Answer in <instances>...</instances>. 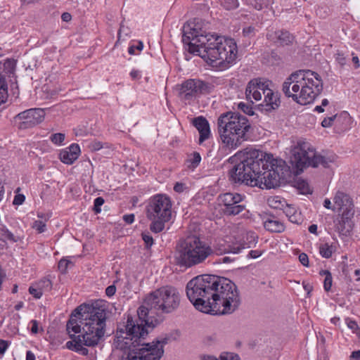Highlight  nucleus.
<instances>
[{
    "label": "nucleus",
    "mask_w": 360,
    "mask_h": 360,
    "mask_svg": "<svg viewBox=\"0 0 360 360\" xmlns=\"http://www.w3.org/2000/svg\"><path fill=\"white\" fill-rule=\"evenodd\" d=\"M262 253L260 250H250L248 253V256L252 259H256L261 256Z\"/></svg>",
    "instance_id": "nucleus-57"
},
{
    "label": "nucleus",
    "mask_w": 360,
    "mask_h": 360,
    "mask_svg": "<svg viewBox=\"0 0 360 360\" xmlns=\"http://www.w3.org/2000/svg\"><path fill=\"white\" fill-rule=\"evenodd\" d=\"M226 10L235 9L238 6V0H217Z\"/></svg>",
    "instance_id": "nucleus-33"
},
{
    "label": "nucleus",
    "mask_w": 360,
    "mask_h": 360,
    "mask_svg": "<svg viewBox=\"0 0 360 360\" xmlns=\"http://www.w3.org/2000/svg\"><path fill=\"white\" fill-rule=\"evenodd\" d=\"M81 150L78 144L72 143L69 146V165H72L80 155Z\"/></svg>",
    "instance_id": "nucleus-25"
},
{
    "label": "nucleus",
    "mask_w": 360,
    "mask_h": 360,
    "mask_svg": "<svg viewBox=\"0 0 360 360\" xmlns=\"http://www.w3.org/2000/svg\"><path fill=\"white\" fill-rule=\"evenodd\" d=\"M192 123L200 134L199 144H202L207 140L211 135L210 124L207 119L202 116H198L193 119Z\"/></svg>",
    "instance_id": "nucleus-16"
},
{
    "label": "nucleus",
    "mask_w": 360,
    "mask_h": 360,
    "mask_svg": "<svg viewBox=\"0 0 360 360\" xmlns=\"http://www.w3.org/2000/svg\"><path fill=\"white\" fill-rule=\"evenodd\" d=\"M104 202L105 200L102 197H97L95 198L93 210L96 214H98L101 212V207L104 204Z\"/></svg>",
    "instance_id": "nucleus-37"
},
{
    "label": "nucleus",
    "mask_w": 360,
    "mask_h": 360,
    "mask_svg": "<svg viewBox=\"0 0 360 360\" xmlns=\"http://www.w3.org/2000/svg\"><path fill=\"white\" fill-rule=\"evenodd\" d=\"M106 311L102 307L82 304L75 308L69 316V330L75 334H69V349L79 354H89L87 347H95L105 340L106 331Z\"/></svg>",
    "instance_id": "nucleus-3"
},
{
    "label": "nucleus",
    "mask_w": 360,
    "mask_h": 360,
    "mask_svg": "<svg viewBox=\"0 0 360 360\" xmlns=\"http://www.w3.org/2000/svg\"><path fill=\"white\" fill-rule=\"evenodd\" d=\"M26 360H35V356L31 351L27 352Z\"/></svg>",
    "instance_id": "nucleus-64"
},
{
    "label": "nucleus",
    "mask_w": 360,
    "mask_h": 360,
    "mask_svg": "<svg viewBox=\"0 0 360 360\" xmlns=\"http://www.w3.org/2000/svg\"><path fill=\"white\" fill-rule=\"evenodd\" d=\"M257 238V237L255 234V233H253V232L248 233L247 235H246V240H247V242H244V243H243L241 244L242 245H245V246H249V248H250V244L255 243Z\"/></svg>",
    "instance_id": "nucleus-43"
},
{
    "label": "nucleus",
    "mask_w": 360,
    "mask_h": 360,
    "mask_svg": "<svg viewBox=\"0 0 360 360\" xmlns=\"http://www.w3.org/2000/svg\"><path fill=\"white\" fill-rule=\"evenodd\" d=\"M29 292L36 299H39L43 292L42 289L40 287H37L36 285H32L29 288Z\"/></svg>",
    "instance_id": "nucleus-38"
},
{
    "label": "nucleus",
    "mask_w": 360,
    "mask_h": 360,
    "mask_svg": "<svg viewBox=\"0 0 360 360\" xmlns=\"http://www.w3.org/2000/svg\"><path fill=\"white\" fill-rule=\"evenodd\" d=\"M65 139V134L63 133L53 134L50 136L51 141L57 146H60Z\"/></svg>",
    "instance_id": "nucleus-34"
},
{
    "label": "nucleus",
    "mask_w": 360,
    "mask_h": 360,
    "mask_svg": "<svg viewBox=\"0 0 360 360\" xmlns=\"http://www.w3.org/2000/svg\"><path fill=\"white\" fill-rule=\"evenodd\" d=\"M181 297L179 290L171 285L161 287L150 292L137 310V318L128 316L126 323L127 333L138 340L148 335V328L153 329L163 321L162 317L154 319L155 314H171L179 307Z\"/></svg>",
    "instance_id": "nucleus-4"
},
{
    "label": "nucleus",
    "mask_w": 360,
    "mask_h": 360,
    "mask_svg": "<svg viewBox=\"0 0 360 360\" xmlns=\"http://www.w3.org/2000/svg\"><path fill=\"white\" fill-rule=\"evenodd\" d=\"M249 248V246H245L242 244L230 245L226 243L224 240L219 241L213 249L214 254L223 255L226 253L238 254L242 250Z\"/></svg>",
    "instance_id": "nucleus-17"
},
{
    "label": "nucleus",
    "mask_w": 360,
    "mask_h": 360,
    "mask_svg": "<svg viewBox=\"0 0 360 360\" xmlns=\"http://www.w3.org/2000/svg\"><path fill=\"white\" fill-rule=\"evenodd\" d=\"M185 189V185L182 183H176L174 186V190L177 193H182Z\"/></svg>",
    "instance_id": "nucleus-56"
},
{
    "label": "nucleus",
    "mask_w": 360,
    "mask_h": 360,
    "mask_svg": "<svg viewBox=\"0 0 360 360\" xmlns=\"http://www.w3.org/2000/svg\"><path fill=\"white\" fill-rule=\"evenodd\" d=\"M302 286H303L304 290L307 292V295L309 296V294L313 289L312 285L308 282L303 281Z\"/></svg>",
    "instance_id": "nucleus-58"
},
{
    "label": "nucleus",
    "mask_w": 360,
    "mask_h": 360,
    "mask_svg": "<svg viewBox=\"0 0 360 360\" xmlns=\"http://www.w3.org/2000/svg\"><path fill=\"white\" fill-rule=\"evenodd\" d=\"M256 31L254 26H248L243 29V34L244 37L251 38L255 35Z\"/></svg>",
    "instance_id": "nucleus-40"
},
{
    "label": "nucleus",
    "mask_w": 360,
    "mask_h": 360,
    "mask_svg": "<svg viewBox=\"0 0 360 360\" xmlns=\"http://www.w3.org/2000/svg\"><path fill=\"white\" fill-rule=\"evenodd\" d=\"M334 251L335 248L333 245H328V243L322 244L319 247L320 255L326 259L330 258Z\"/></svg>",
    "instance_id": "nucleus-28"
},
{
    "label": "nucleus",
    "mask_w": 360,
    "mask_h": 360,
    "mask_svg": "<svg viewBox=\"0 0 360 360\" xmlns=\"http://www.w3.org/2000/svg\"><path fill=\"white\" fill-rule=\"evenodd\" d=\"M334 203L339 211L342 210L345 219H352L354 214V203L350 196L343 192L338 191L334 197Z\"/></svg>",
    "instance_id": "nucleus-15"
},
{
    "label": "nucleus",
    "mask_w": 360,
    "mask_h": 360,
    "mask_svg": "<svg viewBox=\"0 0 360 360\" xmlns=\"http://www.w3.org/2000/svg\"><path fill=\"white\" fill-rule=\"evenodd\" d=\"M298 188L302 190V193L307 192L308 190V184L304 181H302L298 183Z\"/></svg>",
    "instance_id": "nucleus-59"
},
{
    "label": "nucleus",
    "mask_w": 360,
    "mask_h": 360,
    "mask_svg": "<svg viewBox=\"0 0 360 360\" xmlns=\"http://www.w3.org/2000/svg\"><path fill=\"white\" fill-rule=\"evenodd\" d=\"M8 98V86L6 79L0 81V105L6 103Z\"/></svg>",
    "instance_id": "nucleus-30"
},
{
    "label": "nucleus",
    "mask_w": 360,
    "mask_h": 360,
    "mask_svg": "<svg viewBox=\"0 0 360 360\" xmlns=\"http://www.w3.org/2000/svg\"><path fill=\"white\" fill-rule=\"evenodd\" d=\"M269 205L276 210H282L285 205V201L278 196L271 197L268 199Z\"/></svg>",
    "instance_id": "nucleus-26"
},
{
    "label": "nucleus",
    "mask_w": 360,
    "mask_h": 360,
    "mask_svg": "<svg viewBox=\"0 0 360 360\" xmlns=\"http://www.w3.org/2000/svg\"><path fill=\"white\" fill-rule=\"evenodd\" d=\"M214 255L213 248L195 236L181 240L176 245V263L186 268L205 264Z\"/></svg>",
    "instance_id": "nucleus-9"
},
{
    "label": "nucleus",
    "mask_w": 360,
    "mask_h": 360,
    "mask_svg": "<svg viewBox=\"0 0 360 360\" xmlns=\"http://www.w3.org/2000/svg\"><path fill=\"white\" fill-rule=\"evenodd\" d=\"M127 332L126 325L124 328H118L113 343L117 349L123 351L121 360H159L162 357L163 347L168 343V338L157 340L152 343H144L143 340L147 335L136 340Z\"/></svg>",
    "instance_id": "nucleus-6"
},
{
    "label": "nucleus",
    "mask_w": 360,
    "mask_h": 360,
    "mask_svg": "<svg viewBox=\"0 0 360 360\" xmlns=\"http://www.w3.org/2000/svg\"><path fill=\"white\" fill-rule=\"evenodd\" d=\"M59 159L65 164H68V150H62L59 153Z\"/></svg>",
    "instance_id": "nucleus-54"
},
{
    "label": "nucleus",
    "mask_w": 360,
    "mask_h": 360,
    "mask_svg": "<svg viewBox=\"0 0 360 360\" xmlns=\"http://www.w3.org/2000/svg\"><path fill=\"white\" fill-rule=\"evenodd\" d=\"M217 129L224 146L235 150L249 139L251 124L245 116L239 112L228 111L218 117Z\"/></svg>",
    "instance_id": "nucleus-8"
},
{
    "label": "nucleus",
    "mask_w": 360,
    "mask_h": 360,
    "mask_svg": "<svg viewBox=\"0 0 360 360\" xmlns=\"http://www.w3.org/2000/svg\"><path fill=\"white\" fill-rule=\"evenodd\" d=\"M240 360V357L238 354L233 352H222L219 360Z\"/></svg>",
    "instance_id": "nucleus-36"
},
{
    "label": "nucleus",
    "mask_w": 360,
    "mask_h": 360,
    "mask_svg": "<svg viewBox=\"0 0 360 360\" xmlns=\"http://www.w3.org/2000/svg\"><path fill=\"white\" fill-rule=\"evenodd\" d=\"M182 32V41L188 45V51L201 57L210 65L224 70L236 63L238 48L233 39L207 33L195 22L185 24Z\"/></svg>",
    "instance_id": "nucleus-2"
},
{
    "label": "nucleus",
    "mask_w": 360,
    "mask_h": 360,
    "mask_svg": "<svg viewBox=\"0 0 360 360\" xmlns=\"http://www.w3.org/2000/svg\"><path fill=\"white\" fill-rule=\"evenodd\" d=\"M245 196L238 193H225L220 194L217 200L222 212L226 216H236L245 210L243 203Z\"/></svg>",
    "instance_id": "nucleus-13"
},
{
    "label": "nucleus",
    "mask_w": 360,
    "mask_h": 360,
    "mask_svg": "<svg viewBox=\"0 0 360 360\" xmlns=\"http://www.w3.org/2000/svg\"><path fill=\"white\" fill-rule=\"evenodd\" d=\"M238 108L248 115H252L254 114L252 108L243 102H240L238 104Z\"/></svg>",
    "instance_id": "nucleus-39"
},
{
    "label": "nucleus",
    "mask_w": 360,
    "mask_h": 360,
    "mask_svg": "<svg viewBox=\"0 0 360 360\" xmlns=\"http://www.w3.org/2000/svg\"><path fill=\"white\" fill-rule=\"evenodd\" d=\"M45 112L41 108H31L17 115L16 118L22 120L20 128H30L40 124L44 119Z\"/></svg>",
    "instance_id": "nucleus-14"
},
{
    "label": "nucleus",
    "mask_w": 360,
    "mask_h": 360,
    "mask_svg": "<svg viewBox=\"0 0 360 360\" xmlns=\"http://www.w3.org/2000/svg\"><path fill=\"white\" fill-rule=\"evenodd\" d=\"M346 323L350 329L352 330H356L359 328V326L355 321L351 320L349 319H346Z\"/></svg>",
    "instance_id": "nucleus-53"
},
{
    "label": "nucleus",
    "mask_w": 360,
    "mask_h": 360,
    "mask_svg": "<svg viewBox=\"0 0 360 360\" xmlns=\"http://www.w3.org/2000/svg\"><path fill=\"white\" fill-rule=\"evenodd\" d=\"M337 119V115L325 117L321 122V126L324 128L330 127L332 126L333 122Z\"/></svg>",
    "instance_id": "nucleus-44"
},
{
    "label": "nucleus",
    "mask_w": 360,
    "mask_h": 360,
    "mask_svg": "<svg viewBox=\"0 0 360 360\" xmlns=\"http://www.w3.org/2000/svg\"><path fill=\"white\" fill-rule=\"evenodd\" d=\"M195 79H188L181 84L179 89V97L182 100L191 101L197 96Z\"/></svg>",
    "instance_id": "nucleus-18"
},
{
    "label": "nucleus",
    "mask_w": 360,
    "mask_h": 360,
    "mask_svg": "<svg viewBox=\"0 0 360 360\" xmlns=\"http://www.w3.org/2000/svg\"><path fill=\"white\" fill-rule=\"evenodd\" d=\"M1 240H3V242H4L5 240H8L11 242L15 243L19 240V237L14 236L13 233L8 231L6 228V226H4L1 235Z\"/></svg>",
    "instance_id": "nucleus-31"
},
{
    "label": "nucleus",
    "mask_w": 360,
    "mask_h": 360,
    "mask_svg": "<svg viewBox=\"0 0 360 360\" xmlns=\"http://www.w3.org/2000/svg\"><path fill=\"white\" fill-rule=\"evenodd\" d=\"M31 323H32V328H31V331L32 333H38V322L36 320H32L31 321Z\"/></svg>",
    "instance_id": "nucleus-61"
},
{
    "label": "nucleus",
    "mask_w": 360,
    "mask_h": 360,
    "mask_svg": "<svg viewBox=\"0 0 360 360\" xmlns=\"http://www.w3.org/2000/svg\"><path fill=\"white\" fill-rule=\"evenodd\" d=\"M323 89L321 77L310 70H299L291 73L282 84V91L288 98L301 105L311 103Z\"/></svg>",
    "instance_id": "nucleus-7"
},
{
    "label": "nucleus",
    "mask_w": 360,
    "mask_h": 360,
    "mask_svg": "<svg viewBox=\"0 0 360 360\" xmlns=\"http://www.w3.org/2000/svg\"><path fill=\"white\" fill-rule=\"evenodd\" d=\"M328 158L317 154L314 149L310 148L309 145L305 142H299L291 150L290 162L292 168L296 169V174L302 172L306 167L311 166L317 167L322 165L328 167Z\"/></svg>",
    "instance_id": "nucleus-12"
},
{
    "label": "nucleus",
    "mask_w": 360,
    "mask_h": 360,
    "mask_svg": "<svg viewBox=\"0 0 360 360\" xmlns=\"http://www.w3.org/2000/svg\"><path fill=\"white\" fill-rule=\"evenodd\" d=\"M320 274L325 276V279L323 281L324 290L326 292L330 291L331 289L332 283H333V278H332V275H331L330 272L328 270H322L320 272Z\"/></svg>",
    "instance_id": "nucleus-29"
},
{
    "label": "nucleus",
    "mask_w": 360,
    "mask_h": 360,
    "mask_svg": "<svg viewBox=\"0 0 360 360\" xmlns=\"http://www.w3.org/2000/svg\"><path fill=\"white\" fill-rule=\"evenodd\" d=\"M231 158L239 162L236 163L229 172V180L236 184H244L252 187L262 184L261 175L265 169H272L279 174L282 180L290 176V167L281 159H274L271 154L254 148H246L238 152Z\"/></svg>",
    "instance_id": "nucleus-5"
},
{
    "label": "nucleus",
    "mask_w": 360,
    "mask_h": 360,
    "mask_svg": "<svg viewBox=\"0 0 360 360\" xmlns=\"http://www.w3.org/2000/svg\"><path fill=\"white\" fill-rule=\"evenodd\" d=\"M351 360H360V350L354 351L350 356Z\"/></svg>",
    "instance_id": "nucleus-63"
},
{
    "label": "nucleus",
    "mask_w": 360,
    "mask_h": 360,
    "mask_svg": "<svg viewBox=\"0 0 360 360\" xmlns=\"http://www.w3.org/2000/svg\"><path fill=\"white\" fill-rule=\"evenodd\" d=\"M264 226L266 230L273 233H281L285 230L283 224L273 215L269 216L264 220Z\"/></svg>",
    "instance_id": "nucleus-21"
},
{
    "label": "nucleus",
    "mask_w": 360,
    "mask_h": 360,
    "mask_svg": "<svg viewBox=\"0 0 360 360\" xmlns=\"http://www.w3.org/2000/svg\"><path fill=\"white\" fill-rule=\"evenodd\" d=\"M201 161V157L199 153L194 152L192 154V157L188 160L190 162L189 167L195 168L197 167Z\"/></svg>",
    "instance_id": "nucleus-35"
},
{
    "label": "nucleus",
    "mask_w": 360,
    "mask_h": 360,
    "mask_svg": "<svg viewBox=\"0 0 360 360\" xmlns=\"http://www.w3.org/2000/svg\"><path fill=\"white\" fill-rule=\"evenodd\" d=\"M271 82L268 79L255 78L250 80L245 89V96L248 100L253 103L261 101L262 95L264 101L262 105L266 111H271L278 109L281 104L280 96L278 92H274L269 86Z\"/></svg>",
    "instance_id": "nucleus-11"
},
{
    "label": "nucleus",
    "mask_w": 360,
    "mask_h": 360,
    "mask_svg": "<svg viewBox=\"0 0 360 360\" xmlns=\"http://www.w3.org/2000/svg\"><path fill=\"white\" fill-rule=\"evenodd\" d=\"M186 290L194 307L204 313L231 314L240 304L237 286L224 277L211 274L198 276L187 283Z\"/></svg>",
    "instance_id": "nucleus-1"
},
{
    "label": "nucleus",
    "mask_w": 360,
    "mask_h": 360,
    "mask_svg": "<svg viewBox=\"0 0 360 360\" xmlns=\"http://www.w3.org/2000/svg\"><path fill=\"white\" fill-rule=\"evenodd\" d=\"M103 148V144L100 141H93L89 145V148L92 151H96Z\"/></svg>",
    "instance_id": "nucleus-51"
},
{
    "label": "nucleus",
    "mask_w": 360,
    "mask_h": 360,
    "mask_svg": "<svg viewBox=\"0 0 360 360\" xmlns=\"http://www.w3.org/2000/svg\"><path fill=\"white\" fill-rule=\"evenodd\" d=\"M49 216H44V221L36 220L32 223V228L38 233H44L46 229V221L49 220Z\"/></svg>",
    "instance_id": "nucleus-27"
},
{
    "label": "nucleus",
    "mask_w": 360,
    "mask_h": 360,
    "mask_svg": "<svg viewBox=\"0 0 360 360\" xmlns=\"http://www.w3.org/2000/svg\"><path fill=\"white\" fill-rule=\"evenodd\" d=\"M9 346V342L0 339V354H4Z\"/></svg>",
    "instance_id": "nucleus-50"
},
{
    "label": "nucleus",
    "mask_w": 360,
    "mask_h": 360,
    "mask_svg": "<svg viewBox=\"0 0 360 360\" xmlns=\"http://www.w3.org/2000/svg\"><path fill=\"white\" fill-rule=\"evenodd\" d=\"M116 292V287L115 285H109L105 289V294L108 297L113 296Z\"/></svg>",
    "instance_id": "nucleus-52"
},
{
    "label": "nucleus",
    "mask_w": 360,
    "mask_h": 360,
    "mask_svg": "<svg viewBox=\"0 0 360 360\" xmlns=\"http://www.w3.org/2000/svg\"><path fill=\"white\" fill-rule=\"evenodd\" d=\"M200 360H219L216 356L209 354H202L200 356Z\"/></svg>",
    "instance_id": "nucleus-62"
},
{
    "label": "nucleus",
    "mask_w": 360,
    "mask_h": 360,
    "mask_svg": "<svg viewBox=\"0 0 360 360\" xmlns=\"http://www.w3.org/2000/svg\"><path fill=\"white\" fill-rule=\"evenodd\" d=\"M299 260L301 264L304 266H309V257L308 255L304 252L300 254Z\"/></svg>",
    "instance_id": "nucleus-49"
},
{
    "label": "nucleus",
    "mask_w": 360,
    "mask_h": 360,
    "mask_svg": "<svg viewBox=\"0 0 360 360\" xmlns=\"http://www.w3.org/2000/svg\"><path fill=\"white\" fill-rule=\"evenodd\" d=\"M335 60L338 62V63L340 66L342 67L346 64V58L344 56L343 53H342L340 52H338L335 55Z\"/></svg>",
    "instance_id": "nucleus-47"
},
{
    "label": "nucleus",
    "mask_w": 360,
    "mask_h": 360,
    "mask_svg": "<svg viewBox=\"0 0 360 360\" xmlns=\"http://www.w3.org/2000/svg\"><path fill=\"white\" fill-rule=\"evenodd\" d=\"M283 212L286 215L288 219L295 224H298L300 221V214L297 213L295 207L289 205L285 202V205L282 208Z\"/></svg>",
    "instance_id": "nucleus-23"
},
{
    "label": "nucleus",
    "mask_w": 360,
    "mask_h": 360,
    "mask_svg": "<svg viewBox=\"0 0 360 360\" xmlns=\"http://www.w3.org/2000/svg\"><path fill=\"white\" fill-rule=\"evenodd\" d=\"M58 270L61 274H65L68 270V259L62 258L58 262Z\"/></svg>",
    "instance_id": "nucleus-45"
},
{
    "label": "nucleus",
    "mask_w": 360,
    "mask_h": 360,
    "mask_svg": "<svg viewBox=\"0 0 360 360\" xmlns=\"http://www.w3.org/2000/svg\"><path fill=\"white\" fill-rule=\"evenodd\" d=\"M337 229L339 233L343 236H347L352 231L351 219H345L342 215V218L336 224Z\"/></svg>",
    "instance_id": "nucleus-24"
},
{
    "label": "nucleus",
    "mask_w": 360,
    "mask_h": 360,
    "mask_svg": "<svg viewBox=\"0 0 360 360\" xmlns=\"http://www.w3.org/2000/svg\"><path fill=\"white\" fill-rule=\"evenodd\" d=\"M323 206L328 210H332L335 211V206H332L331 202L328 198H326L323 202Z\"/></svg>",
    "instance_id": "nucleus-60"
},
{
    "label": "nucleus",
    "mask_w": 360,
    "mask_h": 360,
    "mask_svg": "<svg viewBox=\"0 0 360 360\" xmlns=\"http://www.w3.org/2000/svg\"><path fill=\"white\" fill-rule=\"evenodd\" d=\"M34 285L37 287H40V288L42 289V292H44V289H51V283L50 280L44 278L41 279L40 281Z\"/></svg>",
    "instance_id": "nucleus-42"
},
{
    "label": "nucleus",
    "mask_w": 360,
    "mask_h": 360,
    "mask_svg": "<svg viewBox=\"0 0 360 360\" xmlns=\"http://www.w3.org/2000/svg\"><path fill=\"white\" fill-rule=\"evenodd\" d=\"M267 36L269 39L274 40L276 44L283 46L292 44L295 39L293 35L285 30H278Z\"/></svg>",
    "instance_id": "nucleus-19"
},
{
    "label": "nucleus",
    "mask_w": 360,
    "mask_h": 360,
    "mask_svg": "<svg viewBox=\"0 0 360 360\" xmlns=\"http://www.w3.org/2000/svg\"><path fill=\"white\" fill-rule=\"evenodd\" d=\"M142 239L144 241L146 248L147 249L150 248L153 244V238L149 234V233H142Z\"/></svg>",
    "instance_id": "nucleus-41"
},
{
    "label": "nucleus",
    "mask_w": 360,
    "mask_h": 360,
    "mask_svg": "<svg viewBox=\"0 0 360 360\" xmlns=\"http://www.w3.org/2000/svg\"><path fill=\"white\" fill-rule=\"evenodd\" d=\"M143 48V44L142 41H139L137 43V45H131L128 49V53L130 55L135 54V50L141 51Z\"/></svg>",
    "instance_id": "nucleus-46"
},
{
    "label": "nucleus",
    "mask_w": 360,
    "mask_h": 360,
    "mask_svg": "<svg viewBox=\"0 0 360 360\" xmlns=\"http://www.w3.org/2000/svg\"><path fill=\"white\" fill-rule=\"evenodd\" d=\"M250 5L255 9L261 10L264 7H267L271 3V0H248Z\"/></svg>",
    "instance_id": "nucleus-32"
},
{
    "label": "nucleus",
    "mask_w": 360,
    "mask_h": 360,
    "mask_svg": "<svg viewBox=\"0 0 360 360\" xmlns=\"http://www.w3.org/2000/svg\"><path fill=\"white\" fill-rule=\"evenodd\" d=\"M25 200V197L23 194H17L15 195L13 203L15 205H22Z\"/></svg>",
    "instance_id": "nucleus-48"
},
{
    "label": "nucleus",
    "mask_w": 360,
    "mask_h": 360,
    "mask_svg": "<svg viewBox=\"0 0 360 360\" xmlns=\"http://www.w3.org/2000/svg\"><path fill=\"white\" fill-rule=\"evenodd\" d=\"M261 179L262 183L263 182V180H264V184L266 188H269L278 186L281 181H283L282 179L279 177V174H276L274 173L270 167L262 171Z\"/></svg>",
    "instance_id": "nucleus-20"
},
{
    "label": "nucleus",
    "mask_w": 360,
    "mask_h": 360,
    "mask_svg": "<svg viewBox=\"0 0 360 360\" xmlns=\"http://www.w3.org/2000/svg\"><path fill=\"white\" fill-rule=\"evenodd\" d=\"M123 220L128 224H131L134 221V214H125L123 216Z\"/></svg>",
    "instance_id": "nucleus-55"
},
{
    "label": "nucleus",
    "mask_w": 360,
    "mask_h": 360,
    "mask_svg": "<svg viewBox=\"0 0 360 360\" xmlns=\"http://www.w3.org/2000/svg\"><path fill=\"white\" fill-rule=\"evenodd\" d=\"M172 201L165 194H158L150 199L147 217L151 221L150 229L158 233L163 231L165 224L172 218Z\"/></svg>",
    "instance_id": "nucleus-10"
},
{
    "label": "nucleus",
    "mask_w": 360,
    "mask_h": 360,
    "mask_svg": "<svg viewBox=\"0 0 360 360\" xmlns=\"http://www.w3.org/2000/svg\"><path fill=\"white\" fill-rule=\"evenodd\" d=\"M196 86L197 96L200 94H209L214 89V85L209 82L202 81L200 79H195Z\"/></svg>",
    "instance_id": "nucleus-22"
}]
</instances>
